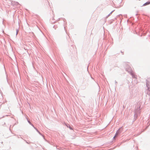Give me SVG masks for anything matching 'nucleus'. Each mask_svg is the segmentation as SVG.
Wrapping results in <instances>:
<instances>
[{"label":"nucleus","mask_w":150,"mask_h":150,"mask_svg":"<svg viewBox=\"0 0 150 150\" xmlns=\"http://www.w3.org/2000/svg\"><path fill=\"white\" fill-rule=\"evenodd\" d=\"M119 133V132L118 131L115 134V136L114 137V139H115L116 137L117 136V135H118Z\"/></svg>","instance_id":"nucleus-1"},{"label":"nucleus","mask_w":150,"mask_h":150,"mask_svg":"<svg viewBox=\"0 0 150 150\" xmlns=\"http://www.w3.org/2000/svg\"><path fill=\"white\" fill-rule=\"evenodd\" d=\"M149 4V3H146L144 4V5L145 6V5H147Z\"/></svg>","instance_id":"nucleus-2"},{"label":"nucleus","mask_w":150,"mask_h":150,"mask_svg":"<svg viewBox=\"0 0 150 150\" xmlns=\"http://www.w3.org/2000/svg\"><path fill=\"white\" fill-rule=\"evenodd\" d=\"M18 33V31L17 30V32H16V35H17V34Z\"/></svg>","instance_id":"nucleus-3"}]
</instances>
